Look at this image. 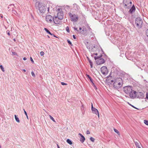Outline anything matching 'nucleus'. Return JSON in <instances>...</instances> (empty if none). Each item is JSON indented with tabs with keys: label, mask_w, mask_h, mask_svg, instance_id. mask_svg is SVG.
Segmentation results:
<instances>
[{
	"label": "nucleus",
	"mask_w": 148,
	"mask_h": 148,
	"mask_svg": "<svg viewBox=\"0 0 148 148\" xmlns=\"http://www.w3.org/2000/svg\"><path fill=\"white\" fill-rule=\"evenodd\" d=\"M35 6L36 8L38 7V10L41 13H44L46 10L47 7L44 4L40 3L39 2H36L35 4Z\"/></svg>",
	"instance_id": "obj_1"
},
{
	"label": "nucleus",
	"mask_w": 148,
	"mask_h": 148,
	"mask_svg": "<svg viewBox=\"0 0 148 148\" xmlns=\"http://www.w3.org/2000/svg\"><path fill=\"white\" fill-rule=\"evenodd\" d=\"M122 85V79L120 77L114 79L113 83V87L116 89H118L121 87Z\"/></svg>",
	"instance_id": "obj_2"
},
{
	"label": "nucleus",
	"mask_w": 148,
	"mask_h": 148,
	"mask_svg": "<svg viewBox=\"0 0 148 148\" xmlns=\"http://www.w3.org/2000/svg\"><path fill=\"white\" fill-rule=\"evenodd\" d=\"M102 56L101 55L99 56L94 57L95 59L96 60V63L98 65L103 64L105 62L104 59L101 58Z\"/></svg>",
	"instance_id": "obj_3"
},
{
	"label": "nucleus",
	"mask_w": 148,
	"mask_h": 148,
	"mask_svg": "<svg viewBox=\"0 0 148 148\" xmlns=\"http://www.w3.org/2000/svg\"><path fill=\"white\" fill-rule=\"evenodd\" d=\"M135 24L136 27L138 29H140L142 27L143 21L140 17L137 18L135 20Z\"/></svg>",
	"instance_id": "obj_4"
},
{
	"label": "nucleus",
	"mask_w": 148,
	"mask_h": 148,
	"mask_svg": "<svg viewBox=\"0 0 148 148\" xmlns=\"http://www.w3.org/2000/svg\"><path fill=\"white\" fill-rule=\"evenodd\" d=\"M69 15L71 18V21H72L76 22L78 19L77 15L75 14H72L71 13H69Z\"/></svg>",
	"instance_id": "obj_5"
},
{
	"label": "nucleus",
	"mask_w": 148,
	"mask_h": 148,
	"mask_svg": "<svg viewBox=\"0 0 148 148\" xmlns=\"http://www.w3.org/2000/svg\"><path fill=\"white\" fill-rule=\"evenodd\" d=\"M132 86H127L123 88L124 91L126 94H129L132 91Z\"/></svg>",
	"instance_id": "obj_6"
},
{
	"label": "nucleus",
	"mask_w": 148,
	"mask_h": 148,
	"mask_svg": "<svg viewBox=\"0 0 148 148\" xmlns=\"http://www.w3.org/2000/svg\"><path fill=\"white\" fill-rule=\"evenodd\" d=\"M57 16H56L60 19H63V14L62 9L60 8H58L57 10Z\"/></svg>",
	"instance_id": "obj_7"
},
{
	"label": "nucleus",
	"mask_w": 148,
	"mask_h": 148,
	"mask_svg": "<svg viewBox=\"0 0 148 148\" xmlns=\"http://www.w3.org/2000/svg\"><path fill=\"white\" fill-rule=\"evenodd\" d=\"M101 72L104 75H106L108 73L107 68L106 66L102 67L101 69Z\"/></svg>",
	"instance_id": "obj_8"
},
{
	"label": "nucleus",
	"mask_w": 148,
	"mask_h": 148,
	"mask_svg": "<svg viewBox=\"0 0 148 148\" xmlns=\"http://www.w3.org/2000/svg\"><path fill=\"white\" fill-rule=\"evenodd\" d=\"M62 19H60L56 16H55L53 18L54 23L57 24H61L62 23V21L60 20Z\"/></svg>",
	"instance_id": "obj_9"
},
{
	"label": "nucleus",
	"mask_w": 148,
	"mask_h": 148,
	"mask_svg": "<svg viewBox=\"0 0 148 148\" xmlns=\"http://www.w3.org/2000/svg\"><path fill=\"white\" fill-rule=\"evenodd\" d=\"M91 110L92 112L93 113L95 114L99 117V114L98 110L95 108H94L93 106L92 103H91Z\"/></svg>",
	"instance_id": "obj_10"
},
{
	"label": "nucleus",
	"mask_w": 148,
	"mask_h": 148,
	"mask_svg": "<svg viewBox=\"0 0 148 148\" xmlns=\"http://www.w3.org/2000/svg\"><path fill=\"white\" fill-rule=\"evenodd\" d=\"M132 2L131 0H123V3L125 7L131 5Z\"/></svg>",
	"instance_id": "obj_11"
},
{
	"label": "nucleus",
	"mask_w": 148,
	"mask_h": 148,
	"mask_svg": "<svg viewBox=\"0 0 148 148\" xmlns=\"http://www.w3.org/2000/svg\"><path fill=\"white\" fill-rule=\"evenodd\" d=\"M129 94L131 98H134L136 97V92L135 91L132 90Z\"/></svg>",
	"instance_id": "obj_12"
},
{
	"label": "nucleus",
	"mask_w": 148,
	"mask_h": 148,
	"mask_svg": "<svg viewBox=\"0 0 148 148\" xmlns=\"http://www.w3.org/2000/svg\"><path fill=\"white\" fill-rule=\"evenodd\" d=\"M144 97V94L143 92H136V97L143 98Z\"/></svg>",
	"instance_id": "obj_13"
},
{
	"label": "nucleus",
	"mask_w": 148,
	"mask_h": 148,
	"mask_svg": "<svg viewBox=\"0 0 148 148\" xmlns=\"http://www.w3.org/2000/svg\"><path fill=\"white\" fill-rule=\"evenodd\" d=\"M46 19L47 22H51L52 20H53V18L52 16L50 15H48L46 16Z\"/></svg>",
	"instance_id": "obj_14"
},
{
	"label": "nucleus",
	"mask_w": 148,
	"mask_h": 148,
	"mask_svg": "<svg viewBox=\"0 0 148 148\" xmlns=\"http://www.w3.org/2000/svg\"><path fill=\"white\" fill-rule=\"evenodd\" d=\"M79 32L85 36L87 35L88 34L86 28H83L82 31H80Z\"/></svg>",
	"instance_id": "obj_15"
},
{
	"label": "nucleus",
	"mask_w": 148,
	"mask_h": 148,
	"mask_svg": "<svg viewBox=\"0 0 148 148\" xmlns=\"http://www.w3.org/2000/svg\"><path fill=\"white\" fill-rule=\"evenodd\" d=\"M88 49L91 52H95L98 50V49H97V47H96L95 46H94L91 47V49L90 48V49Z\"/></svg>",
	"instance_id": "obj_16"
},
{
	"label": "nucleus",
	"mask_w": 148,
	"mask_h": 148,
	"mask_svg": "<svg viewBox=\"0 0 148 148\" xmlns=\"http://www.w3.org/2000/svg\"><path fill=\"white\" fill-rule=\"evenodd\" d=\"M78 135L81 136V138H80V141L82 143H83L85 140V138L81 133H79Z\"/></svg>",
	"instance_id": "obj_17"
},
{
	"label": "nucleus",
	"mask_w": 148,
	"mask_h": 148,
	"mask_svg": "<svg viewBox=\"0 0 148 148\" xmlns=\"http://www.w3.org/2000/svg\"><path fill=\"white\" fill-rule=\"evenodd\" d=\"M135 8L134 5H133L131 8L129 10V12L131 13H132L133 12L135 11Z\"/></svg>",
	"instance_id": "obj_18"
},
{
	"label": "nucleus",
	"mask_w": 148,
	"mask_h": 148,
	"mask_svg": "<svg viewBox=\"0 0 148 148\" xmlns=\"http://www.w3.org/2000/svg\"><path fill=\"white\" fill-rule=\"evenodd\" d=\"M73 8L76 10H78L79 8L77 4L74 3L73 4Z\"/></svg>",
	"instance_id": "obj_19"
},
{
	"label": "nucleus",
	"mask_w": 148,
	"mask_h": 148,
	"mask_svg": "<svg viewBox=\"0 0 148 148\" xmlns=\"http://www.w3.org/2000/svg\"><path fill=\"white\" fill-rule=\"evenodd\" d=\"M134 142L136 147H138V148H139V147H140L139 143L137 142H135L134 141Z\"/></svg>",
	"instance_id": "obj_20"
},
{
	"label": "nucleus",
	"mask_w": 148,
	"mask_h": 148,
	"mask_svg": "<svg viewBox=\"0 0 148 148\" xmlns=\"http://www.w3.org/2000/svg\"><path fill=\"white\" fill-rule=\"evenodd\" d=\"M44 30L48 34H50L51 35H53V34H52L46 28H45Z\"/></svg>",
	"instance_id": "obj_21"
},
{
	"label": "nucleus",
	"mask_w": 148,
	"mask_h": 148,
	"mask_svg": "<svg viewBox=\"0 0 148 148\" xmlns=\"http://www.w3.org/2000/svg\"><path fill=\"white\" fill-rule=\"evenodd\" d=\"M14 117L15 118V119L16 121L18 123H19L20 122V121L19 119V118H18V117L16 115H14Z\"/></svg>",
	"instance_id": "obj_22"
},
{
	"label": "nucleus",
	"mask_w": 148,
	"mask_h": 148,
	"mask_svg": "<svg viewBox=\"0 0 148 148\" xmlns=\"http://www.w3.org/2000/svg\"><path fill=\"white\" fill-rule=\"evenodd\" d=\"M85 44L86 45V46L87 48L88 49H90V47L89 46H88V42H85Z\"/></svg>",
	"instance_id": "obj_23"
},
{
	"label": "nucleus",
	"mask_w": 148,
	"mask_h": 148,
	"mask_svg": "<svg viewBox=\"0 0 148 148\" xmlns=\"http://www.w3.org/2000/svg\"><path fill=\"white\" fill-rule=\"evenodd\" d=\"M67 142L70 145L72 144V143L71 141L69 139H68L66 140Z\"/></svg>",
	"instance_id": "obj_24"
},
{
	"label": "nucleus",
	"mask_w": 148,
	"mask_h": 148,
	"mask_svg": "<svg viewBox=\"0 0 148 148\" xmlns=\"http://www.w3.org/2000/svg\"><path fill=\"white\" fill-rule=\"evenodd\" d=\"M86 76L89 79L91 82H92V81H93V80L92 79L91 77L89 76V75H86Z\"/></svg>",
	"instance_id": "obj_25"
},
{
	"label": "nucleus",
	"mask_w": 148,
	"mask_h": 148,
	"mask_svg": "<svg viewBox=\"0 0 148 148\" xmlns=\"http://www.w3.org/2000/svg\"><path fill=\"white\" fill-rule=\"evenodd\" d=\"M0 68H1V70L3 72H4L5 71L4 68L2 65H0Z\"/></svg>",
	"instance_id": "obj_26"
},
{
	"label": "nucleus",
	"mask_w": 148,
	"mask_h": 148,
	"mask_svg": "<svg viewBox=\"0 0 148 148\" xmlns=\"http://www.w3.org/2000/svg\"><path fill=\"white\" fill-rule=\"evenodd\" d=\"M114 130L115 132L118 135H119V132L117 130L114 128Z\"/></svg>",
	"instance_id": "obj_27"
},
{
	"label": "nucleus",
	"mask_w": 148,
	"mask_h": 148,
	"mask_svg": "<svg viewBox=\"0 0 148 148\" xmlns=\"http://www.w3.org/2000/svg\"><path fill=\"white\" fill-rule=\"evenodd\" d=\"M23 110L24 111V112L25 114V115L26 116L27 118L28 119V116H27V112L25 111V109H23Z\"/></svg>",
	"instance_id": "obj_28"
},
{
	"label": "nucleus",
	"mask_w": 148,
	"mask_h": 148,
	"mask_svg": "<svg viewBox=\"0 0 148 148\" xmlns=\"http://www.w3.org/2000/svg\"><path fill=\"white\" fill-rule=\"evenodd\" d=\"M49 117H50V119L51 120H52L53 121H54V122H56L55 121V120L54 119V118H53V117L52 116H51L50 115Z\"/></svg>",
	"instance_id": "obj_29"
},
{
	"label": "nucleus",
	"mask_w": 148,
	"mask_h": 148,
	"mask_svg": "<svg viewBox=\"0 0 148 148\" xmlns=\"http://www.w3.org/2000/svg\"><path fill=\"white\" fill-rule=\"evenodd\" d=\"M90 140L92 142H94L95 140V139H94V138L92 137H90Z\"/></svg>",
	"instance_id": "obj_30"
},
{
	"label": "nucleus",
	"mask_w": 148,
	"mask_h": 148,
	"mask_svg": "<svg viewBox=\"0 0 148 148\" xmlns=\"http://www.w3.org/2000/svg\"><path fill=\"white\" fill-rule=\"evenodd\" d=\"M67 41L69 45H71L72 46H73V44H72V43L69 40H67Z\"/></svg>",
	"instance_id": "obj_31"
},
{
	"label": "nucleus",
	"mask_w": 148,
	"mask_h": 148,
	"mask_svg": "<svg viewBox=\"0 0 148 148\" xmlns=\"http://www.w3.org/2000/svg\"><path fill=\"white\" fill-rule=\"evenodd\" d=\"M144 123L146 125H148V121L146 120H144Z\"/></svg>",
	"instance_id": "obj_32"
},
{
	"label": "nucleus",
	"mask_w": 148,
	"mask_h": 148,
	"mask_svg": "<svg viewBox=\"0 0 148 148\" xmlns=\"http://www.w3.org/2000/svg\"><path fill=\"white\" fill-rule=\"evenodd\" d=\"M31 74H32V76L34 77H35L36 76H35V74H34V72L33 71L31 72Z\"/></svg>",
	"instance_id": "obj_33"
},
{
	"label": "nucleus",
	"mask_w": 148,
	"mask_h": 148,
	"mask_svg": "<svg viewBox=\"0 0 148 148\" xmlns=\"http://www.w3.org/2000/svg\"><path fill=\"white\" fill-rule=\"evenodd\" d=\"M128 104L130 106H132V107L136 109H137V110H138L139 109L138 108H137L135 107V106H133V105H131V104L129 103H128Z\"/></svg>",
	"instance_id": "obj_34"
},
{
	"label": "nucleus",
	"mask_w": 148,
	"mask_h": 148,
	"mask_svg": "<svg viewBox=\"0 0 148 148\" xmlns=\"http://www.w3.org/2000/svg\"><path fill=\"white\" fill-rule=\"evenodd\" d=\"M66 30L67 32H70V30H69V27L68 26H67L66 27Z\"/></svg>",
	"instance_id": "obj_35"
},
{
	"label": "nucleus",
	"mask_w": 148,
	"mask_h": 148,
	"mask_svg": "<svg viewBox=\"0 0 148 148\" xmlns=\"http://www.w3.org/2000/svg\"><path fill=\"white\" fill-rule=\"evenodd\" d=\"M40 54L41 56L44 55V52L42 51H41L40 52Z\"/></svg>",
	"instance_id": "obj_36"
},
{
	"label": "nucleus",
	"mask_w": 148,
	"mask_h": 148,
	"mask_svg": "<svg viewBox=\"0 0 148 148\" xmlns=\"http://www.w3.org/2000/svg\"><path fill=\"white\" fill-rule=\"evenodd\" d=\"M10 6H11L12 8V11H13V8H14V4H11V5H10Z\"/></svg>",
	"instance_id": "obj_37"
},
{
	"label": "nucleus",
	"mask_w": 148,
	"mask_h": 148,
	"mask_svg": "<svg viewBox=\"0 0 148 148\" xmlns=\"http://www.w3.org/2000/svg\"><path fill=\"white\" fill-rule=\"evenodd\" d=\"M90 63V66L91 68H92V67H93V66H92L93 64H92V62H90V63Z\"/></svg>",
	"instance_id": "obj_38"
},
{
	"label": "nucleus",
	"mask_w": 148,
	"mask_h": 148,
	"mask_svg": "<svg viewBox=\"0 0 148 148\" xmlns=\"http://www.w3.org/2000/svg\"><path fill=\"white\" fill-rule=\"evenodd\" d=\"M61 84L62 85H67V84H66V83H65L64 82H62L61 83Z\"/></svg>",
	"instance_id": "obj_39"
},
{
	"label": "nucleus",
	"mask_w": 148,
	"mask_h": 148,
	"mask_svg": "<svg viewBox=\"0 0 148 148\" xmlns=\"http://www.w3.org/2000/svg\"><path fill=\"white\" fill-rule=\"evenodd\" d=\"M146 33L147 36L148 37V29H147L146 31Z\"/></svg>",
	"instance_id": "obj_40"
},
{
	"label": "nucleus",
	"mask_w": 148,
	"mask_h": 148,
	"mask_svg": "<svg viewBox=\"0 0 148 148\" xmlns=\"http://www.w3.org/2000/svg\"><path fill=\"white\" fill-rule=\"evenodd\" d=\"M6 32H7V34L9 35V36H10V31H9V30H7V31H6Z\"/></svg>",
	"instance_id": "obj_41"
},
{
	"label": "nucleus",
	"mask_w": 148,
	"mask_h": 148,
	"mask_svg": "<svg viewBox=\"0 0 148 148\" xmlns=\"http://www.w3.org/2000/svg\"><path fill=\"white\" fill-rule=\"evenodd\" d=\"M12 54L13 55H16L17 54L15 52H12Z\"/></svg>",
	"instance_id": "obj_42"
},
{
	"label": "nucleus",
	"mask_w": 148,
	"mask_h": 148,
	"mask_svg": "<svg viewBox=\"0 0 148 148\" xmlns=\"http://www.w3.org/2000/svg\"><path fill=\"white\" fill-rule=\"evenodd\" d=\"M87 58L88 60V62L89 63H90V62H92L91 60H90L89 59V58L88 57H87Z\"/></svg>",
	"instance_id": "obj_43"
},
{
	"label": "nucleus",
	"mask_w": 148,
	"mask_h": 148,
	"mask_svg": "<svg viewBox=\"0 0 148 148\" xmlns=\"http://www.w3.org/2000/svg\"><path fill=\"white\" fill-rule=\"evenodd\" d=\"M90 132L88 130H87L86 131V134H90Z\"/></svg>",
	"instance_id": "obj_44"
},
{
	"label": "nucleus",
	"mask_w": 148,
	"mask_h": 148,
	"mask_svg": "<svg viewBox=\"0 0 148 148\" xmlns=\"http://www.w3.org/2000/svg\"><path fill=\"white\" fill-rule=\"evenodd\" d=\"M30 60H31V61H32V63H34V61H33V59H32V58L31 57L30 58Z\"/></svg>",
	"instance_id": "obj_45"
},
{
	"label": "nucleus",
	"mask_w": 148,
	"mask_h": 148,
	"mask_svg": "<svg viewBox=\"0 0 148 148\" xmlns=\"http://www.w3.org/2000/svg\"><path fill=\"white\" fill-rule=\"evenodd\" d=\"M88 29H89V30L90 31H91V30H92V29H91V28L89 26H88Z\"/></svg>",
	"instance_id": "obj_46"
},
{
	"label": "nucleus",
	"mask_w": 148,
	"mask_h": 148,
	"mask_svg": "<svg viewBox=\"0 0 148 148\" xmlns=\"http://www.w3.org/2000/svg\"><path fill=\"white\" fill-rule=\"evenodd\" d=\"M93 87H94L95 89V90H97V87L95 85L94 86H93Z\"/></svg>",
	"instance_id": "obj_47"
},
{
	"label": "nucleus",
	"mask_w": 148,
	"mask_h": 148,
	"mask_svg": "<svg viewBox=\"0 0 148 148\" xmlns=\"http://www.w3.org/2000/svg\"><path fill=\"white\" fill-rule=\"evenodd\" d=\"M91 83H92V85L93 86L95 85V84L93 82V81H92V82H91Z\"/></svg>",
	"instance_id": "obj_48"
},
{
	"label": "nucleus",
	"mask_w": 148,
	"mask_h": 148,
	"mask_svg": "<svg viewBox=\"0 0 148 148\" xmlns=\"http://www.w3.org/2000/svg\"><path fill=\"white\" fill-rule=\"evenodd\" d=\"M68 77L70 79H71V78H72V76L71 75L70 76H68Z\"/></svg>",
	"instance_id": "obj_49"
},
{
	"label": "nucleus",
	"mask_w": 148,
	"mask_h": 148,
	"mask_svg": "<svg viewBox=\"0 0 148 148\" xmlns=\"http://www.w3.org/2000/svg\"><path fill=\"white\" fill-rule=\"evenodd\" d=\"M73 38L74 39H76V37H75V35H73Z\"/></svg>",
	"instance_id": "obj_50"
},
{
	"label": "nucleus",
	"mask_w": 148,
	"mask_h": 148,
	"mask_svg": "<svg viewBox=\"0 0 148 148\" xmlns=\"http://www.w3.org/2000/svg\"><path fill=\"white\" fill-rule=\"evenodd\" d=\"M146 98L148 99V94L147 93L146 94Z\"/></svg>",
	"instance_id": "obj_51"
},
{
	"label": "nucleus",
	"mask_w": 148,
	"mask_h": 148,
	"mask_svg": "<svg viewBox=\"0 0 148 148\" xmlns=\"http://www.w3.org/2000/svg\"><path fill=\"white\" fill-rule=\"evenodd\" d=\"M74 29L75 30H76L77 31H78L77 29V28H76L75 27H74Z\"/></svg>",
	"instance_id": "obj_52"
},
{
	"label": "nucleus",
	"mask_w": 148,
	"mask_h": 148,
	"mask_svg": "<svg viewBox=\"0 0 148 148\" xmlns=\"http://www.w3.org/2000/svg\"><path fill=\"white\" fill-rule=\"evenodd\" d=\"M92 54H94V55H97V53H92Z\"/></svg>",
	"instance_id": "obj_53"
},
{
	"label": "nucleus",
	"mask_w": 148,
	"mask_h": 148,
	"mask_svg": "<svg viewBox=\"0 0 148 148\" xmlns=\"http://www.w3.org/2000/svg\"><path fill=\"white\" fill-rule=\"evenodd\" d=\"M114 80H111V82H112V83H113V82H114Z\"/></svg>",
	"instance_id": "obj_54"
},
{
	"label": "nucleus",
	"mask_w": 148,
	"mask_h": 148,
	"mask_svg": "<svg viewBox=\"0 0 148 148\" xmlns=\"http://www.w3.org/2000/svg\"><path fill=\"white\" fill-rule=\"evenodd\" d=\"M23 60H27V58L26 57H24L23 58Z\"/></svg>",
	"instance_id": "obj_55"
},
{
	"label": "nucleus",
	"mask_w": 148,
	"mask_h": 148,
	"mask_svg": "<svg viewBox=\"0 0 148 148\" xmlns=\"http://www.w3.org/2000/svg\"><path fill=\"white\" fill-rule=\"evenodd\" d=\"M0 16L2 18H3V16L2 14H0Z\"/></svg>",
	"instance_id": "obj_56"
},
{
	"label": "nucleus",
	"mask_w": 148,
	"mask_h": 148,
	"mask_svg": "<svg viewBox=\"0 0 148 148\" xmlns=\"http://www.w3.org/2000/svg\"><path fill=\"white\" fill-rule=\"evenodd\" d=\"M82 28L81 27H80L79 28V30L80 31H82Z\"/></svg>",
	"instance_id": "obj_57"
},
{
	"label": "nucleus",
	"mask_w": 148,
	"mask_h": 148,
	"mask_svg": "<svg viewBox=\"0 0 148 148\" xmlns=\"http://www.w3.org/2000/svg\"><path fill=\"white\" fill-rule=\"evenodd\" d=\"M23 71L24 72H26V70L25 69H23Z\"/></svg>",
	"instance_id": "obj_58"
},
{
	"label": "nucleus",
	"mask_w": 148,
	"mask_h": 148,
	"mask_svg": "<svg viewBox=\"0 0 148 148\" xmlns=\"http://www.w3.org/2000/svg\"><path fill=\"white\" fill-rule=\"evenodd\" d=\"M52 36H54V37L57 38V37L56 36H55L53 34V35H52Z\"/></svg>",
	"instance_id": "obj_59"
},
{
	"label": "nucleus",
	"mask_w": 148,
	"mask_h": 148,
	"mask_svg": "<svg viewBox=\"0 0 148 148\" xmlns=\"http://www.w3.org/2000/svg\"><path fill=\"white\" fill-rule=\"evenodd\" d=\"M52 36H54V37L57 38V37L56 36H55L53 34V35H52Z\"/></svg>",
	"instance_id": "obj_60"
},
{
	"label": "nucleus",
	"mask_w": 148,
	"mask_h": 148,
	"mask_svg": "<svg viewBox=\"0 0 148 148\" xmlns=\"http://www.w3.org/2000/svg\"><path fill=\"white\" fill-rule=\"evenodd\" d=\"M57 147H58V148H60L59 146L58 145V144H57Z\"/></svg>",
	"instance_id": "obj_61"
},
{
	"label": "nucleus",
	"mask_w": 148,
	"mask_h": 148,
	"mask_svg": "<svg viewBox=\"0 0 148 148\" xmlns=\"http://www.w3.org/2000/svg\"><path fill=\"white\" fill-rule=\"evenodd\" d=\"M15 12H16V11L14 10V11L13 13H15Z\"/></svg>",
	"instance_id": "obj_62"
},
{
	"label": "nucleus",
	"mask_w": 148,
	"mask_h": 148,
	"mask_svg": "<svg viewBox=\"0 0 148 148\" xmlns=\"http://www.w3.org/2000/svg\"><path fill=\"white\" fill-rule=\"evenodd\" d=\"M13 40H14V41H15L16 40H15V39H14H14H13Z\"/></svg>",
	"instance_id": "obj_63"
},
{
	"label": "nucleus",
	"mask_w": 148,
	"mask_h": 148,
	"mask_svg": "<svg viewBox=\"0 0 148 148\" xmlns=\"http://www.w3.org/2000/svg\"><path fill=\"white\" fill-rule=\"evenodd\" d=\"M8 9H9L10 8V7L9 6H8Z\"/></svg>",
	"instance_id": "obj_64"
}]
</instances>
